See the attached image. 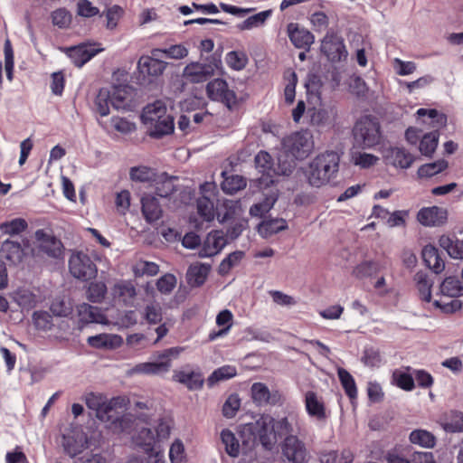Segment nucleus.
Instances as JSON below:
<instances>
[{"mask_svg": "<svg viewBox=\"0 0 463 463\" xmlns=\"http://www.w3.org/2000/svg\"><path fill=\"white\" fill-rule=\"evenodd\" d=\"M446 430L449 432H463V412L459 411H451L448 416Z\"/></svg>", "mask_w": 463, "mask_h": 463, "instance_id": "nucleus-60", "label": "nucleus"}, {"mask_svg": "<svg viewBox=\"0 0 463 463\" xmlns=\"http://www.w3.org/2000/svg\"><path fill=\"white\" fill-rule=\"evenodd\" d=\"M211 264L195 262L188 267L186 271V281L192 288H198L204 284L210 270Z\"/></svg>", "mask_w": 463, "mask_h": 463, "instance_id": "nucleus-21", "label": "nucleus"}, {"mask_svg": "<svg viewBox=\"0 0 463 463\" xmlns=\"http://www.w3.org/2000/svg\"><path fill=\"white\" fill-rule=\"evenodd\" d=\"M50 311L55 317H68L73 312V305L71 299L63 297H57L52 301Z\"/></svg>", "mask_w": 463, "mask_h": 463, "instance_id": "nucleus-39", "label": "nucleus"}, {"mask_svg": "<svg viewBox=\"0 0 463 463\" xmlns=\"http://www.w3.org/2000/svg\"><path fill=\"white\" fill-rule=\"evenodd\" d=\"M448 168V162L444 159H439L432 163L421 165L417 171L420 178H430Z\"/></svg>", "mask_w": 463, "mask_h": 463, "instance_id": "nucleus-43", "label": "nucleus"}, {"mask_svg": "<svg viewBox=\"0 0 463 463\" xmlns=\"http://www.w3.org/2000/svg\"><path fill=\"white\" fill-rule=\"evenodd\" d=\"M320 52L332 64L345 63L348 58L345 39L332 28L327 30L321 40Z\"/></svg>", "mask_w": 463, "mask_h": 463, "instance_id": "nucleus-4", "label": "nucleus"}, {"mask_svg": "<svg viewBox=\"0 0 463 463\" xmlns=\"http://www.w3.org/2000/svg\"><path fill=\"white\" fill-rule=\"evenodd\" d=\"M184 347L175 346L163 350L153 362L141 363L135 366L134 371L143 374H161L167 373L172 365V360L177 358Z\"/></svg>", "mask_w": 463, "mask_h": 463, "instance_id": "nucleus-5", "label": "nucleus"}, {"mask_svg": "<svg viewBox=\"0 0 463 463\" xmlns=\"http://www.w3.org/2000/svg\"><path fill=\"white\" fill-rule=\"evenodd\" d=\"M337 375L347 397L350 400L356 399L357 387L353 375L344 368H338Z\"/></svg>", "mask_w": 463, "mask_h": 463, "instance_id": "nucleus-41", "label": "nucleus"}, {"mask_svg": "<svg viewBox=\"0 0 463 463\" xmlns=\"http://www.w3.org/2000/svg\"><path fill=\"white\" fill-rule=\"evenodd\" d=\"M141 120L147 127L149 136L154 138H161L175 130L174 117L167 114V108L162 100L147 104L143 109Z\"/></svg>", "mask_w": 463, "mask_h": 463, "instance_id": "nucleus-2", "label": "nucleus"}, {"mask_svg": "<svg viewBox=\"0 0 463 463\" xmlns=\"http://www.w3.org/2000/svg\"><path fill=\"white\" fill-rule=\"evenodd\" d=\"M69 270L72 277L89 280L97 274V267L91 258L82 251H76L69 259Z\"/></svg>", "mask_w": 463, "mask_h": 463, "instance_id": "nucleus-8", "label": "nucleus"}, {"mask_svg": "<svg viewBox=\"0 0 463 463\" xmlns=\"http://www.w3.org/2000/svg\"><path fill=\"white\" fill-rule=\"evenodd\" d=\"M237 373L236 368L232 365H223L214 370L207 379L209 386H213L220 381H224L234 377Z\"/></svg>", "mask_w": 463, "mask_h": 463, "instance_id": "nucleus-50", "label": "nucleus"}, {"mask_svg": "<svg viewBox=\"0 0 463 463\" xmlns=\"http://www.w3.org/2000/svg\"><path fill=\"white\" fill-rule=\"evenodd\" d=\"M439 134L438 131L424 134L419 144L420 154L426 157H432L439 144Z\"/></svg>", "mask_w": 463, "mask_h": 463, "instance_id": "nucleus-36", "label": "nucleus"}, {"mask_svg": "<svg viewBox=\"0 0 463 463\" xmlns=\"http://www.w3.org/2000/svg\"><path fill=\"white\" fill-rule=\"evenodd\" d=\"M174 380L184 384L189 390H200L203 385V377L198 372L179 371L174 374Z\"/></svg>", "mask_w": 463, "mask_h": 463, "instance_id": "nucleus-31", "label": "nucleus"}, {"mask_svg": "<svg viewBox=\"0 0 463 463\" xmlns=\"http://www.w3.org/2000/svg\"><path fill=\"white\" fill-rule=\"evenodd\" d=\"M417 288L421 300L430 302L431 300V283L428 276L422 272H418L415 276Z\"/></svg>", "mask_w": 463, "mask_h": 463, "instance_id": "nucleus-53", "label": "nucleus"}, {"mask_svg": "<svg viewBox=\"0 0 463 463\" xmlns=\"http://www.w3.org/2000/svg\"><path fill=\"white\" fill-rule=\"evenodd\" d=\"M340 156L335 151H326L314 157L305 172L307 183L312 187H322L336 178Z\"/></svg>", "mask_w": 463, "mask_h": 463, "instance_id": "nucleus-1", "label": "nucleus"}, {"mask_svg": "<svg viewBox=\"0 0 463 463\" xmlns=\"http://www.w3.org/2000/svg\"><path fill=\"white\" fill-rule=\"evenodd\" d=\"M228 243V239L222 231L209 232L198 251L200 258H210L217 255Z\"/></svg>", "mask_w": 463, "mask_h": 463, "instance_id": "nucleus-14", "label": "nucleus"}, {"mask_svg": "<svg viewBox=\"0 0 463 463\" xmlns=\"http://www.w3.org/2000/svg\"><path fill=\"white\" fill-rule=\"evenodd\" d=\"M107 294V286L104 282H91L87 289V298L92 303H101Z\"/></svg>", "mask_w": 463, "mask_h": 463, "instance_id": "nucleus-52", "label": "nucleus"}, {"mask_svg": "<svg viewBox=\"0 0 463 463\" xmlns=\"http://www.w3.org/2000/svg\"><path fill=\"white\" fill-rule=\"evenodd\" d=\"M206 92L210 99L220 101L231 109L236 103V94L228 89L227 82L222 79H214L208 82Z\"/></svg>", "mask_w": 463, "mask_h": 463, "instance_id": "nucleus-11", "label": "nucleus"}, {"mask_svg": "<svg viewBox=\"0 0 463 463\" xmlns=\"http://www.w3.org/2000/svg\"><path fill=\"white\" fill-rule=\"evenodd\" d=\"M28 228V222L24 218H14L0 223V232L3 235H19Z\"/></svg>", "mask_w": 463, "mask_h": 463, "instance_id": "nucleus-37", "label": "nucleus"}, {"mask_svg": "<svg viewBox=\"0 0 463 463\" xmlns=\"http://www.w3.org/2000/svg\"><path fill=\"white\" fill-rule=\"evenodd\" d=\"M245 253L242 250H235L230 253L221 261L218 267V273L221 276H226L233 267L237 266L241 261Z\"/></svg>", "mask_w": 463, "mask_h": 463, "instance_id": "nucleus-47", "label": "nucleus"}, {"mask_svg": "<svg viewBox=\"0 0 463 463\" xmlns=\"http://www.w3.org/2000/svg\"><path fill=\"white\" fill-rule=\"evenodd\" d=\"M4 53H5V73H6V78L8 79V80L11 81L13 80L14 61V50H13L12 43L9 39H6L5 41Z\"/></svg>", "mask_w": 463, "mask_h": 463, "instance_id": "nucleus-59", "label": "nucleus"}, {"mask_svg": "<svg viewBox=\"0 0 463 463\" xmlns=\"http://www.w3.org/2000/svg\"><path fill=\"white\" fill-rule=\"evenodd\" d=\"M277 437L288 438L290 436H298L294 429L292 421L288 417L281 418L273 421Z\"/></svg>", "mask_w": 463, "mask_h": 463, "instance_id": "nucleus-57", "label": "nucleus"}, {"mask_svg": "<svg viewBox=\"0 0 463 463\" xmlns=\"http://www.w3.org/2000/svg\"><path fill=\"white\" fill-rule=\"evenodd\" d=\"M246 186L245 179L238 175L227 177L222 183V190L227 194H233Z\"/></svg>", "mask_w": 463, "mask_h": 463, "instance_id": "nucleus-54", "label": "nucleus"}, {"mask_svg": "<svg viewBox=\"0 0 463 463\" xmlns=\"http://www.w3.org/2000/svg\"><path fill=\"white\" fill-rule=\"evenodd\" d=\"M102 51L97 43H80L66 49V54L77 67H82L95 55Z\"/></svg>", "mask_w": 463, "mask_h": 463, "instance_id": "nucleus-13", "label": "nucleus"}, {"mask_svg": "<svg viewBox=\"0 0 463 463\" xmlns=\"http://www.w3.org/2000/svg\"><path fill=\"white\" fill-rule=\"evenodd\" d=\"M288 34L290 42L297 48H309L315 41L314 35L304 28H299L298 24L290 23L288 25Z\"/></svg>", "mask_w": 463, "mask_h": 463, "instance_id": "nucleus-22", "label": "nucleus"}, {"mask_svg": "<svg viewBox=\"0 0 463 463\" xmlns=\"http://www.w3.org/2000/svg\"><path fill=\"white\" fill-rule=\"evenodd\" d=\"M417 220L427 227L440 226L447 220V211L439 206L424 207L418 212Z\"/></svg>", "mask_w": 463, "mask_h": 463, "instance_id": "nucleus-17", "label": "nucleus"}, {"mask_svg": "<svg viewBox=\"0 0 463 463\" xmlns=\"http://www.w3.org/2000/svg\"><path fill=\"white\" fill-rule=\"evenodd\" d=\"M177 180L175 176H169L166 173L156 176L155 190L156 194L161 198H167L175 191L174 182Z\"/></svg>", "mask_w": 463, "mask_h": 463, "instance_id": "nucleus-32", "label": "nucleus"}, {"mask_svg": "<svg viewBox=\"0 0 463 463\" xmlns=\"http://www.w3.org/2000/svg\"><path fill=\"white\" fill-rule=\"evenodd\" d=\"M388 153L392 165L402 169L410 168L415 160L414 156L404 147L394 146Z\"/></svg>", "mask_w": 463, "mask_h": 463, "instance_id": "nucleus-29", "label": "nucleus"}, {"mask_svg": "<svg viewBox=\"0 0 463 463\" xmlns=\"http://www.w3.org/2000/svg\"><path fill=\"white\" fill-rule=\"evenodd\" d=\"M156 436L149 428H143L137 436V444L148 457V463H159L163 460L164 454L156 449Z\"/></svg>", "mask_w": 463, "mask_h": 463, "instance_id": "nucleus-12", "label": "nucleus"}, {"mask_svg": "<svg viewBox=\"0 0 463 463\" xmlns=\"http://www.w3.org/2000/svg\"><path fill=\"white\" fill-rule=\"evenodd\" d=\"M156 175L154 168L146 165L133 166L129 170V176L133 182L152 183L156 180Z\"/></svg>", "mask_w": 463, "mask_h": 463, "instance_id": "nucleus-40", "label": "nucleus"}, {"mask_svg": "<svg viewBox=\"0 0 463 463\" xmlns=\"http://www.w3.org/2000/svg\"><path fill=\"white\" fill-rule=\"evenodd\" d=\"M118 401L119 397H115L110 400L106 398L102 405L97 410L96 417L102 421H116L117 419H113L112 412L117 407Z\"/></svg>", "mask_w": 463, "mask_h": 463, "instance_id": "nucleus-48", "label": "nucleus"}, {"mask_svg": "<svg viewBox=\"0 0 463 463\" xmlns=\"http://www.w3.org/2000/svg\"><path fill=\"white\" fill-rule=\"evenodd\" d=\"M439 244L451 258L463 259V238L459 239L456 235H442L439 239Z\"/></svg>", "mask_w": 463, "mask_h": 463, "instance_id": "nucleus-26", "label": "nucleus"}, {"mask_svg": "<svg viewBox=\"0 0 463 463\" xmlns=\"http://www.w3.org/2000/svg\"><path fill=\"white\" fill-rule=\"evenodd\" d=\"M154 56H162L166 59L181 60L188 55V49L182 43L173 44L167 48H155L151 50Z\"/></svg>", "mask_w": 463, "mask_h": 463, "instance_id": "nucleus-35", "label": "nucleus"}, {"mask_svg": "<svg viewBox=\"0 0 463 463\" xmlns=\"http://www.w3.org/2000/svg\"><path fill=\"white\" fill-rule=\"evenodd\" d=\"M110 105V90L106 88L100 89L94 100L95 112L100 117H106L109 114Z\"/></svg>", "mask_w": 463, "mask_h": 463, "instance_id": "nucleus-42", "label": "nucleus"}, {"mask_svg": "<svg viewBox=\"0 0 463 463\" xmlns=\"http://www.w3.org/2000/svg\"><path fill=\"white\" fill-rule=\"evenodd\" d=\"M440 292L443 296L458 298L463 296V286L458 279L448 277L440 285Z\"/></svg>", "mask_w": 463, "mask_h": 463, "instance_id": "nucleus-44", "label": "nucleus"}, {"mask_svg": "<svg viewBox=\"0 0 463 463\" xmlns=\"http://www.w3.org/2000/svg\"><path fill=\"white\" fill-rule=\"evenodd\" d=\"M144 318L149 325L160 324L163 319L161 307L154 304L146 305L144 309Z\"/></svg>", "mask_w": 463, "mask_h": 463, "instance_id": "nucleus-62", "label": "nucleus"}, {"mask_svg": "<svg viewBox=\"0 0 463 463\" xmlns=\"http://www.w3.org/2000/svg\"><path fill=\"white\" fill-rule=\"evenodd\" d=\"M409 440L411 444L425 449H432L436 445L435 436L423 429L413 430L409 435Z\"/></svg>", "mask_w": 463, "mask_h": 463, "instance_id": "nucleus-33", "label": "nucleus"}, {"mask_svg": "<svg viewBox=\"0 0 463 463\" xmlns=\"http://www.w3.org/2000/svg\"><path fill=\"white\" fill-rule=\"evenodd\" d=\"M175 285V276L170 273H166L158 279L156 282V288L162 294H169L173 291Z\"/></svg>", "mask_w": 463, "mask_h": 463, "instance_id": "nucleus-64", "label": "nucleus"}, {"mask_svg": "<svg viewBox=\"0 0 463 463\" xmlns=\"http://www.w3.org/2000/svg\"><path fill=\"white\" fill-rule=\"evenodd\" d=\"M277 198L274 196H267L261 202L253 204L250 208V213L251 216L262 217L270 211L276 203Z\"/></svg>", "mask_w": 463, "mask_h": 463, "instance_id": "nucleus-58", "label": "nucleus"}, {"mask_svg": "<svg viewBox=\"0 0 463 463\" xmlns=\"http://www.w3.org/2000/svg\"><path fill=\"white\" fill-rule=\"evenodd\" d=\"M114 294L118 296L125 305L132 306L137 295V290L132 281L121 280L115 285Z\"/></svg>", "mask_w": 463, "mask_h": 463, "instance_id": "nucleus-34", "label": "nucleus"}, {"mask_svg": "<svg viewBox=\"0 0 463 463\" xmlns=\"http://www.w3.org/2000/svg\"><path fill=\"white\" fill-rule=\"evenodd\" d=\"M305 408L307 415L311 418L321 420L326 417L323 401L313 391H308L305 394Z\"/></svg>", "mask_w": 463, "mask_h": 463, "instance_id": "nucleus-25", "label": "nucleus"}, {"mask_svg": "<svg viewBox=\"0 0 463 463\" xmlns=\"http://www.w3.org/2000/svg\"><path fill=\"white\" fill-rule=\"evenodd\" d=\"M271 10L261 11L258 14H255L248 17L242 23L239 24L237 27L241 31L251 30L253 28L260 27L265 24V22L271 15Z\"/></svg>", "mask_w": 463, "mask_h": 463, "instance_id": "nucleus-46", "label": "nucleus"}, {"mask_svg": "<svg viewBox=\"0 0 463 463\" xmlns=\"http://www.w3.org/2000/svg\"><path fill=\"white\" fill-rule=\"evenodd\" d=\"M221 439L223 445L225 446L226 453L232 457L236 458L240 454V444L239 440L235 437L234 433L228 430L224 429L221 432Z\"/></svg>", "mask_w": 463, "mask_h": 463, "instance_id": "nucleus-45", "label": "nucleus"}, {"mask_svg": "<svg viewBox=\"0 0 463 463\" xmlns=\"http://www.w3.org/2000/svg\"><path fill=\"white\" fill-rule=\"evenodd\" d=\"M392 383L406 392H411L415 387L413 374L400 369L392 372Z\"/></svg>", "mask_w": 463, "mask_h": 463, "instance_id": "nucleus-38", "label": "nucleus"}, {"mask_svg": "<svg viewBox=\"0 0 463 463\" xmlns=\"http://www.w3.org/2000/svg\"><path fill=\"white\" fill-rule=\"evenodd\" d=\"M35 239L40 242V250L52 258H59L62 254V244L55 237L48 234L44 230L35 232Z\"/></svg>", "mask_w": 463, "mask_h": 463, "instance_id": "nucleus-18", "label": "nucleus"}, {"mask_svg": "<svg viewBox=\"0 0 463 463\" xmlns=\"http://www.w3.org/2000/svg\"><path fill=\"white\" fill-rule=\"evenodd\" d=\"M287 84L284 89V99L287 105H291L296 97V87L298 84L297 73L293 71H288L284 75Z\"/></svg>", "mask_w": 463, "mask_h": 463, "instance_id": "nucleus-51", "label": "nucleus"}, {"mask_svg": "<svg viewBox=\"0 0 463 463\" xmlns=\"http://www.w3.org/2000/svg\"><path fill=\"white\" fill-rule=\"evenodd\" d=\"M281 457L287 463H307L310 452L304 440L298 436L284 438L280 443Z\"/></svg>", "mask_w": 463, "mask_h": 463, "instance_id": "nucleus-6", "label": "nucleus"}, {"mask_svg": "<svg viewBox=\"0 0 463 463\" xmlns=\"http://www.w3.org/2000/svg\"><path fill=\"white\" fill-rule=\"evenodd\" d=\"M353 135L355 142L364 148L380 144L382 131L379 119L372 115L361 117L354 124Z\"/></svg>", "mask_w": 463, "mask_h": 463, "instance_id": "nucleus-3", "label": "nucleus"}, {"mask_svg": "<svg viewBox=\"0 0 463 463\" xmlns=\"http://www.w3.org/2000/svg\"><path fill=\"white\" fill-rule=\"evenodd\" d=\"M162 56H142L138 62L137 68L144 76L158 77L165 71L167 63L161 60Z\"/></svg>", "mask_w": 463, "mask_h": 463, "instance_id": "nucleus-19", "label": "nucleus"}, {"mask_svg": "<svg viewBox=\"0 0 463 463\" xmlns=\"http://www.w3.org/2000/svg\"><path fill=\"white\" fill-rule=\"evenodd\" d=\"M255 165L259 172L268 173L273 166L271 156L266 151H260L255 156Z\"/></svg>", "mask_w": 463, "mask_h": 463, "instance_id": "nucleus-63", "label": "nucleus"}, {"mask_svg": "<svg viewBox=\"0 0 463 463\" xmlns=\"http://www.w3.org/2000/svg\"><path fill=\"white\" fill-rule=\"evenodd\" d=\"M87 343L93 348L103 350H113L123 344V339L118 335L113 334H99L89 336Z\"/></svg>", "mask_w": 463, "mask_h": 463, "instance_id": "nucleus-23", "label": "nucleus"}, {"mask_svg": "<svg viewBox=\"0 0 463 463\" xmlns=\"http://www.w3.org/2000/svg\"><path fill=\"white\" fill-rule=\"evenodd\" d=\"M274 419L263 416L256 421L254 439L259 441L265 450L271 451L277 443V435L273 425Z\"/></svg>", "mask_w": 463, "mask_h": 463, "instance_id": "nucleus-10", "label": "nucleus"}, {"mask_svg": "<svg viewBox=\"0 0 463 463\" xmlns=\"http://www.w3.org/2000/svg\"><path fill=\"white\" fill-rule=\"evenodd\" d=\"M379 264L373 260H365L358 264L354 269V275L358 279H364L376 274Z\"/></svg>", "mask_w": 463, "mask_h": 463, "instance_id": "nucleus-56", "label": "nucleus"}, {"mask_svg": "<svg viewBox=\"0 0 463 463\" xmlns=\"http://www.w3.org/2000/svg\"><path fill=\"white\" fill-rule=\"evenodd\" d=\"M12 300L23 310L33 309L37 303V297L30 289L19 288L10 294Z\"/></svg>", "mask_w": 463, "mask_h": 463, "instance_id": "nucleus-30", "label": "nucleus"}, {"mask_svg": "<svg viewBox=\"0 0 463 463\" xmlns=\"http://www.w3.org/2000/svg\"><path fill=\"white\" fill-rule=\"evenodd\" d=\"M77 313L79 320L82 324L102 323L104 319L101 309L88 303L77 306Z\"/></svg>", "mask_w": 463, "mask_h": 463, "instance_id": "nucleus-28", "label": "nucleus"}, {"mask_svg": "<svg viewBox=\"0 0 463 463\" xmlns=\"http://www.w3.org/2000/svg\"><path fill=\"white\" fill-rule=\"evenodd\" d=\"M250 394L253 402L257 406L276 405L281 400V394L279 391L270 392L269 387L263 383H254L250 387Z\"/></svg>", "mask_w": 463, "mask_h": 463, "instance_id": "nucleus-15", "label": "nucleus"}, {"mask_svg": "<svg viewBox=\"0 0 463 463\" xmlns=\"http://www.w3.org/2000/svg\"><path fill=\"white\" fill-rule=\"evenodd\" d=\"M33 320L35 327L40 330H50L52 326V317L47 311H35Z\"/></svg>", "mask_w": 463, "mask_h": 463, "instance_id": "nucleus-61", "label": "nucleus"}, {"mask_svg": "<svg viewBox=\"0 0 463 463\" xmlns=\"http://www.w3.org/2000/svg\"><path fill=\"white\" fill-rule=\"evenodd\" d=\"M421 257L425 265L434 273L439 274L445 269V262L439 250L432 244H428L421 250Z\"/></svg>", "mask_w": 463, "mask_h": 463, "instance_id": "nucleus-24", "label": "nucleus"}, {"mask_svg": "<svg viewBox=\"0 0 463 463\" xmlns=\"http://www.w3.org/2000/svg\"><path fill=\"white\" fill-rule=\"evenodd\" d=\"M197 213L205 221L214 218L213 203L209 196H201L196 201Z\"/></svg>", "mask_w": 463, "mask_h": 463, "instance_id": "nucleus-55", "label": "nucleus"}, {"mask_svg": "<svg viewBox=\"0 0 463 463\" xmlns=\"http://www.w3.org/2000/svg\"><path fill=\"white\" fill-rule=\"evenodd\" d=\"M0 254L11 263L17 264L23 260L24 250L20 242L7 239L0 246Z\"/></svg>", "mask_w": 463, "mask_h": 463, "instance_id": "nucleus-27", "label": "nucleus"}, {"mask_svg": "<svg viewBox=\"0 0 463 463\" xmlns=\"http://www.w3.org/2000/svg\"><path fill=\"white\" fill-rule=\"evenodd\" d=\"M285 150L298 160L306 158L313 149L312 136L307 131H298L282 140Z\"/></svg>", "mask_w": 463, "mask_h": 463, "instance_id": "nucleus-7", "label": "nucleus"}, {"mask_svg": "<svg viewBox=\"0 0 463 463\" xmlns=\"http://www.w3.org/2000/svg\"><path fill=\"white\" fill-rule=\"evenodd\" d=\"M141 211L146 222L150 224L157 222L163 214V210L157 198L149 194H146L141 197Z\"/></svg>", "mask_w": 463, "mask_h": 463, "instance_id": "nucleus-20", "label": "nucleus"}, {"mask_svg": "<svg viewBox=\"0 0 463 463\" xmlns=\"http://www.w3.org/2000/svg\"><path fill=\"white\" fill-rule=\"evenodd\" d=\"M221 64L220 58L212 56L208 62H191L184 70V75L194 83L208 80Z\"/></svg>", "mask_w": 463, "mask_h": 463, "instance_id": "nucleus-9", "label": "nucleus"}, {"mask_svg": "<svg viewBox=\"0 0 463 463\" xmlns=\"http://www.w3.org/2000/svg\"><path fill=\"white\" fill-rule=\"evenodd\" d=\"M361 361L368 367H380L383 362L380 350L373 346L364 347Z\"/></svg>", "mask_w": 463, "mask_h": 463, "instance_id": "nucleus-49", "label": "nucleus"}, {"mask_svg": "<svg viewBox=\"0 0 463 463\" xmlns=\"http://www.w3.org/2000/svg\"><path fill=\"white\" fill-rule=\"evenodd\" d=\"M110 90L111 106L116 110L131 111L132 88L128 85L113 86Z\"/></svg>", "mask_w": 463, "mask_h": 463, "instance_id": "nucleus-16", "label": "nucleus"}]
</instances>
